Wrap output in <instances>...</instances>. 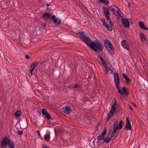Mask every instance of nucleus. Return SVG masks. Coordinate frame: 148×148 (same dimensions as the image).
Wrapping results in <instances>:
<instances>
[{"instance_id":"47","label":"nucleus","mask_w":148,"mask_h":148,"mask_svg":"<svg viewBox=\"0 0 148 148\" xmlns=\"http://www.w3.org/2000/svg\"><path fill=\"white\" fill-rule=\"evenodd\" d=\"M131 4L130 3H128V8H130L131 7Z\"/></svg>"},{"instance_id":"30","label":"nucleus","mask_w":148,"mask_h":148,"mask_svg":"<svg viewBox=\"0 0 148 148\" xmlns=\"http://www.w3.org/2000/svg\"><path fill=\"white\" fill-rule=\"evenodd\" d=\"M21 112L20 111H17L15 112L14 116L15 117H18L20 115Z\"/></svg>"},{"instance_id":"51","label":"nucleus","mask_w":148,"mask_h":148,"mask_svg":"<svg viewBox=\"0 0 148 148\" xmlns=\"http://www.w3.org/2000/svg\"><path fill=\"white\" fill-rule=\"evenodd\" d=\"M92 78V77L90 76H88V78L89 79H90Z\"/></svg>"},{"instance_id":"3","label":"nucleus","mask_w":148,"mask_h":148,"mask_svg":"<svg viewBox=\"0 0 148 148\" xmlns=\"http://www.w3.org/2000/svg\"><path fill=\"white\" fill-rule=\"evenodd\" d=\"M104 46L105 47L106 49H107L108 48L110 49V51L108 49V51H109L110 53H114V47L111 44V42L110 41L108 40L107 39H105L104 40Z\"/></svg>"},{"instance_id":"37","label":"nucleus","mask_w":148,"mask_h":148,"mask_svg":"<svg viewBox=\"0 0 148 148\" xmlns=\"http://www.w3.org/2000/svg\"><path fill=\"white\" fill-rule=\"evenodd\" d=\"M23 131L21 130H18V134L20 135H21L23 134Z\"/></svg>"},{"instance_id":"56","label":"nucleus","mask_w":148,"mask_h":148,"mask_svg":"<svg viewBox=\"0 0 148 148\" xmlns=\"http://www.w3.org/2000/svg\"><path fill=\"white\" fill-rule=\"evenodd\" d=\"M99 124L98 125H97V126H98V127L99 126Z\"/></svg>"},{"instance_id":"59","label":"nucleus","mask_w":148,"mask_h":148,"mask_svg":"<svg viewBox=\"0 0 148 148\" xmlns=\"http://www.w3.org/2000/svg\"><path fill=\"white\" fill-rule=\"evenodd\" d=\"M147 120L148 121V119H147Z\"/></svg>"},{"instance_id":"7","label":"nucleus","mask_w":148,"mask_h":148,"mask_svg":"<svg viewBox=\"0 0 148 148\" xmlns=\"http://www.w3.org/2000/svg\"><path fill=\"white\" fill-rule=\"evenodd\" d=\"M9 139L7 137L4 138L1 142V147L2 148H6L8 143Z\"/></svg>"},{"instance_id":"35","label":"nucleus","mask_w":148,"mask_h":148,"mask_svg":"<svg viewBox=\"0 0 148 148\" xmlns=\"http://www.w3.org/2000/svg\"><path fill=\"white\" fill-rule=\"evenodd\" d=\"M106 18L108 21L110 20V15L109 14V15H105Z\"/></svg>"},{"instance_id":"8","label":"nucleus","mask_w":148,"mask_h":148,"mask_svg":"<svg viewBox=\"0 0 148 148\" xmlns=\"http://www.w3.org/2000/svg\"><path fill=\"white\" fill-rule=\"evenodd\" d=\"M124 129L125 130H131L130 122V121L128 117L126 118V124L125 127H124Z\"/></svg>"},{"instance_id":"10","label":"nucleus","mask_w":148,"mask_h":148,"mask_svg":"<svg viewBox=\"0 0 148 148\" xmlns=\"http://www.w3.org/2000/svg\"><path fill=\"white\" fill-rule=\"evenodd\" d=\"M121 46L125 49L129 50V47L128 45V42L125 40H123L121 42Z\"/></svg>"},{"instance_id":"52","label":"nucleus","mask_w":148,"mask_h":148,"mask_svg":"<svg viewBox=\"0 0 148 148\" xmlns=\"http://www.w3.org/2000/svg\"><path fill=\"white\" fill-rule=\"evenodd\" d=\"M129 106V107H130V109L132 110H133V109H132V108L131 107H130V106Z\"/></svg>"},{"instance_id":"29","label":"nucleus","mask_w":148,"mask_h":148,"mask_svg":"<svg viewBox=\"0 0 148 148\" xmlns=\"http://www.w3.org/2000/svg\"><path fill=\"white\" fill-rule=\"evenodd\" d=\"M105 27L107 30L110 31H111L112 30V28L111 26L108 25V24H107Z\"/></svg>"},{"instance_id":"11","label":"nucleus","mask_w":148,"mask_h":148,"mask_svg":"<svg viewBox=\"0 0 148 148\" xmlns=\"http://www.w3.org/2000/svg\"><path fill=\"white\" fill-rule=\"evenodd\" d=\"M81 86H79L77 84H71L69 86L67 87L68 88H70L71 89H80L81 88Z\"/></svg>"},{"instance_id":"49","label":"nucleus","mask_w":148,"mask_h":148,"mask_svg":"<svg viewBox=\"0 0 148 148\" xmlns=\"http://www.w3.org/2000/svg\"><path fill=\"white\" fill-rule=\"evenodd\" d=\"M100 135L101 136H105V135L103 133H101L100 134Z\"/></svg>"},{"instance_id":"18","label":"nucleus","mask_w":148,"mask_h":148,"mask_svg":"<svg viewBox=\"0 0 148 148\" xmlns=\"http://www.w3.org/2000/svg\"><path fill=\"white\" fill-rule=\"evenodd\" d=\"M118 123V120H116L115 121L113 124V130L115 131H118V129H119V128L117 126Z\"/></svg>"},{"instance_id":"17","label":"nucleus","mask_w":148,"mask_h":148,"mask_svg":"<svg viewBox=\"0 0 148 148\" xmlns=\"http://www.w3.org/2000/svg\"><path fill=\"white\" fill-rule=\"evenodd\" d=\"M139 25L140 27L142 29H143L146 30H148V28L146 27L143 22L140 21L139 23Z\"/></svg>"},{"instance_id":"14","label":"nucleus","mask_w":148,"mask_h":148,"mask_svg":"<svg viewBox=\"0 0 148 148\" xmlns=\"http://www.w3.org/2000/svg\"><path fill=\"white\" fill-rule=\"evenodd\" d=\"M15 143L11 139L9 138L8 140V145L9 148H15Z\"/></svg>"},{"instance_id":"53","label":"nucleus","mask_w":148,"mask_h":148,"mask_svg":"<svg viewBox=\"0 0 148 148\" xmlns=\"http://www.w3.org/2000/svg\"><path fill=\"white\" fill-rule=\"evenodd\" d=\"M47 6L48 7L50 5V4H48L47 3Z\"/></svg>"},{"instance_id":"4","label":"nucleus","mask_w":148,"mask_h":148,"mask_svg":"<svg viewBox=\"0 0 148 148\" xmlns=\"http://www.w3.org/2000/svg\"><path fill=\"white\" fill-rule=\"evenodd\" d=\"M115 86L117 88H119L120 84V78L119 74L117 73H114L113 76Z\"/></svg>"},{"instance_id":"55","label":"nucleus","mask_w":148,"mask_h":148,"mask_svg":"<svg viewBox=\"0 0 148 148\" xmlns=\"http://www.w3.org/2000/svg\"><path fill=\"white\" fill-rule=\"evenodd\" d=\"M98 128V126H97L96 129H97Z\"/></svg>"},{"instance_id":"36","label":"nucleus","mask_w":148,"mask_h":148,"mask_svg":"<svg viewBox=\"0 0 148 148\" xmlns=\"http://www.w3.org/2000/svg\"><path fill=\"white\" fill-rule=\"evenodd\" d=\"M106 132V127H105L104 128V129L103 131L102 132V133H103L105 135Z\"/></svg>"},{"instance_id":"34","label":"nucleus","mask_w":148,"mask_h":148,"mask_svg":"<svg viewBox=\"0 0 148 148\" xmlns=\"http://www.w3.org/2000/svg\"><path fill=\"white\" fill-rule=\"evenodd\" d=\"M101 21L103 23V25H104V26L105 27L107 25V24H108L105 21V20L104 19L102 18V20Z\"/></svg>"},{"instance_id":"19","label":"nucleus","mask_w":148,"mask_h":148,"mask_svg":"<svg viewBox=\"0 0 148 148\" xmlns=\"http://www.w3.org/2000/svg\"><path fill=\"white\" fill-rule=\"evenodd\" d=\"M122 75L123 78L126 80L127 84H128L131 81L130 78L125 74L124 73H123Z\"/></svg>"},{"instance_id":"44","label":"nucleus","mask_w":148,"mask_h":148,"mask_svg":"<svg viewBox=\"0 0 148 148\" xmlns=\"http://www.w3.org/2000/svg\"><path fill=\"white\" fill-rule=\"evenodd\" d=\"M36 132L38 134V136H40V132L39 130H37L36 131Z\"/></svg>"},{"instance_id":"38","label":"nucleus","mask_w":148,"mask_h":148,"mask_svg":"<svg viewBox=\"0 0 148 148\" xmlns=\"http://www.w3.org/2000/svg\"><path fill=\"white\" fill-rule=\"evenodd\" d=\"M34 69V68H32V69L30 71V73H31V75H33V72Z\"/></svg>"},{"instance_id":"33","label":"nucleus","mask_w":148,"mask_h":148,"mask_svg":"<svg viewBox=\"0 0 148 148\" xmlns=\"http://www.w3.org/2000/svg\"><path fill=\"white\" fill-rule=\"evenodd\" d=\"M104 66L106 68V72H108L110 70V68L109 67H108L106 66V64L105 65H104Z\"/></svg>"},{"instance_id":"25","label":"nucleus","mask_w":148,"mask_h":148,"mask_svg":"<svg viewBox=\"0 0 148 148\" xmlns=\"http://www.w3.org/2000/svg\"><path fill=\"white\" fill-rule=\"evenodd\" d=\"M111 137L110 138H109L108 137H106L105 138H104L103 141L104 142L106 143H108L110 141L111 139Z\"/></svg>"},{"instance_id":"26","label":"nucleus","mask_w":148,"mask_h":148,"mask_svg":"<svg viewBox=\"0 0 148 148\" xmlns=\"http://www.w3.org/2000/svg\"><path fill=\"white\" fill-rule=\"evenodd\" d=\"M97 58H99L101 60V61H102V64H106V61L103 60V59L100 56V55H98L97 57Z\"/></svg>"},{"instance_id":"1","label":"nucleus","mask_w":148,"mask_h":148,"mask_svg":"<svg viewBox=\"0 0 148 148\" xmlns=\"http://www.w3.org/2000/svg\"><path fill=\"white\" fill-rule=\"evenodd\" d=\"M81 38L89 47L95 52L103 51V46L99 41L97 40L92 41L89 37L85 35L81 36Z\"/></svg>"},{"instance_id":"50","label":"nucleus","mask_w":148,"mask_h":148,"mask_svg":"<svg viewBox=\"0 0 148 148\" xmlns=\"http://www.w3.org/2000/svg\"><path fill=\"white\" fill-rule=\"evenodd\" d=\"M97 140L96 139H95L93 141V144L94 145H95V141H96Z\"/></svg>"},{"instance_id":"43","label":"nucleus","mask_w":148,"mask_h":148,"mask_svg":"<svg viewBox=\"0 0 148 148\" xmlns=\"http://www.w3.org/2000/svg\"><path fill=\"white\" fill-rule=\"evenodd\" d=\"M109 23L110 24V25L111 26H113V24L112 23V21H111V19L110 20H109Z\"/></svg>"},{"instance_id":"22","label":"nucleus","mask_w":148,"mask_h":148,"mask_svg":"<svg viewBox=\"0 0 148 148\" xmlns=\"http://www.w3.org/2000/svg\"><path fill=\"white\" fill-rule=\"evenodd\" d=\"M123 121H119V124H117V126L119 128V129H121L123 125Z\"/></svg>"},{"instance_id":"27","label":"nucleus","mask_w":148,"mask_h":148,"mask_svg":"<svg viewBox=\"0 0 148 148\" xmlns=\"http://www.w3.org/2000/svg\"><path fill=\"white\" fill-rule=\"evenodd\" d=\"M48 112L47 110L45 108H43L42 110V113L43 115H45Z\"/></svg>"},{"instance_id":"46","label":"nucleus","mask_w":148,"mask_h":148,"mask_svg":"<svg viewBox=\"0 0 148 148\" xmlns=\"http://www.w3.org/2000/svg\"><path fill=\"white\" fill-rule=\"evenodd\" d=\"M131 103L135 107H136V105L134 104V103L133 102H131Z\"/></svg>"},{"instance_id":"57","label":"nucleus","mask_w":148,"mask_h":148,"mask_svg":"<svg viewBox=\"0 0 148 148\" xmlns=\"http://www.w3.org/2000/svg\"><path fill=\"white\" fill-rule=\"evenodd\" d=\"M99 124L98 125H97V126H98V127L99 126Z\"/></svg>"},{"instance_id":"54","label":"nucleus","mask_w":148,"mask_h":148,"mask_svg":"<svg viewBox=\"0 0 148 148\" xmlns=\"http://www.w3.org/2000/svg\"><path fill=\"white\" fill-rule=\"evenodd\" d=\"M29 73V76L30 77V76H31V73Z\"/></svg>"},{"instance_id":"32","label":"nucleus","mask_w":148,"mask_h":148,"mask_svg":"<svg viewBox=\"0 0 148 148\" xmlns=\"http://www.w3.org/2000/svg\"><path fill=\"white\" fill-rule=\"evenodd\" d=\"M104 138V136H102L100 135H99L97 137V139L98 140H103Z\"/></svg>"},{"instance_id":"28","label":"nucleus","mask_w":148,"mask_h":148,"mask_svg":"<svg viewBox=\"0 0 148 148\" xmlns=\"http://www.w3.org/2000/svg\"><path fill=\"white\" fill-rule=\"evenodd\" d=\"M100 1L105 5H108L109 3V1L108 0H101Z\"/></svg>"},{"instance_id":"21","label":"nucleus","mask_w":148,"mask_h":148,"mask_svg":"<svg viewBox=\"0 0 148 148\" xmlns=\"http://www.w3.org/2000/svg\"><path fill=\"white\" fill-rule=\"evenodd\" d=\"M111 10L113 11V13L114 14L116 12V9L117 8L116 6L114 5H112L110 6V7Z\"/></svg>"},{"instance_id":"48","label":"nucleus","mask_w":148,"mask_h":148,"mask_svg":"<svg viewBox=\"0 0 148 148\" xmlns=\"http://www.w3.org/2000/svg\"><path fill=\"white\" fill-rule=\"evenodd\" d=\"M123 95H122L121 94V96H120V97H121V98L123 99V98H124V96H123Z\"/></svg>"},{"instance_id":"60","label":"nucleus","mask_w":148,"mask_h":148,"mask_svg":"<svg viewBox=\"0 0 148 148\" xmlns=\"http://www.w3.org/2000/svg\"><path fill=\"white\" fill-rule=\"evenodd\" d=\"M101 0H99V1H100Z\"/></svg>"},{"instance_id":"6","label":"nucleus","mask_w":148,"mask_h":148,"mask_svg":"<svg viewBox=\"0 0 148 148\" xmlns=\"http://www.w3.org/2000/svg\"><path fill=\"white\" fill-rule=\"evenodd\" d=\"M121 88L119 87L117 89L118 91V92L122 95H129V92H128L127 89L125 87H123L122 88V90L123 92L122 91L121 89Z\"/></svg>"},{"instance_id":"23","label":"nucleus","mask_w":148,"mask_h":148,"mask_svg":"<svg viewBox=\"0 0 148 148\" xmlns=\"http://www.w3.org/2000/svg\"><path fill=\"white\" fill-rule=\"evenodd\" d=\"M50 132H49L48 134H46L44 136V138L47 141H48L49 140L50 138Z\"/></svg>"},{"instance_id":"5","label":"nucleus","mask_w":148,"mask_h":148,"mask_svg":"<svg viewBox=\"0 0 148 148\" xmlns=\"http://www.w3.org/2000/svg\"><path fill=\"white\" fill-rule=\"evenodd\" d=\"M116 110V103L115 102L114 103L112 106L111 109L108 114L107 118L106 121H108L109 119L113 115L114 113L115 112Z\"/></svg>"},{"instance_id":"2","label":"nucleus","mask_w":148,"mask_h":148,"mask_svg":"<svg viewBox=\"0 0 148 148\" xmlns=\"http://www.w3.org/2000/svg\"><path fill=\"white\" fill-rule=\"evenodd\" d=\"M51 19L54 22L55 25H57L60 24L61 22V20L59 19L58 18H57L54 15H51L50 12H45L42 15V17L44 18L45 17Z\"/></svg>"},{"instance_id":"45","label":"nucleus","mask_w":148,"mask_h":148,"mask_svg":"<svg viewBox=\"0 0 148 148\" xmlns=\"http://www.w3.org/2000/svg\"><path fill=\"white\" fill-rule=\"evenodd\" d=\"M117 12H120L121 13H122L121 12V11L120 10V9L119 8H117Z\"/></svg>"},{"instance_id":"12","label":"nucleus","mask_w":148,"mask_h":148,"mask_svg":"<svg viewBox=\"0 0 148 148\" xmlns=\"http://www.w3.org/2000/svg\"><path fill=\"white\" fill-rule=\"evenodd\" d=\"M71 108L69 106L63 107L62 108V111L64 113H69L71 112Z\"/></svg>"},{"instance_id":"20","label":"nucleus","mask_w":148,"mask_h":148,"mask_svg":"<svg viewBox=\"0 0 148 148\" xmlns=\"http://www.w3.org/2000/svg\"><path fill=\"white\" fill-rule=\"evenodd\" d=\"M45 26L44 24L40 25L39 27V31L43 32L44 29L45 28Z\"/></svg>"},{"instance_id":"41","label":"nucleus","mask_w":148,"mask_h":148,"mask_svg":"<svg viewBox=\"0 0 148 148\" xmlns=\"http://www.w3.org/2000/svg\"><path fill=\"white\" fill-rule=\"evenodd\" d=\"M42 148H48V147L46 145H43Z\"/></svg>"},{"instance_id":"31","label":"nucleus","mask_w":148,"mask_h":148,"mask_svg":"<svg viewBox=\"0 0 148 148\" xmlns=\"http://www.w3.org/2000/svg\"><path fill=\"white\" fill-rule=\"evenodd\" d=\"M45 117L48 120H49L51 119V116L49 112L47 114L45 115H44Z\"/></svg>"},{"instance_id":"16","label":"nucleus","mask_w":148,"mask_h":148,"mask_svg":"<svg viewBox=\"0 0 148 148\" xmlns=\"http://www.w3.org/2000/svg\"><path fill=\"white\" fill-rule=\"evenodd\" d=\"M119 134V131H115L113 130L111 136V138H113V139H114L116 137L118 136Z\"/></svg>"},{"instance_id":"15","label":"nucleus","mask_w":148,"mask_h":148,"mask_svg":"<svg viewBox=\"0 0 148 148\" xmlns=\"http://www.w3.org/2000/svg\"><path fill=\"white\" fill-rule=\"evenodd\" d=\"M140 39L142 42L147 41V39L144 34L142 33H140Z\"/></svg>"},{"instance_id":"42","label":"nucleus","mask_w":148,"mask_h":148,"mask_svg":"<svg viewBox=\"0 0 148 148\" xmlns=\"http://www.w3.org/2000/svg\"><path fill=\"white\" fill-rule=\"evenodd\" d=\"M25 58L27 59H29L30 58V56H29L28 55H26L25 56Z\"/></svg>"},{"instance_id":"13","label":"nucleus","mask_w":148,"mask_h":148,"mask_svg":"<svg viewBox=\"0 0 148 148\" xmlns=\"http://www.w3.org/2000/svg\"><path fill=\"white\" fill-rule=\"evenodd\" d=\"M103 13L104 15H109L110 9L109 8L103 6L102 7Z\"/></svg>"},{"instance_id":"40","label":"nucleus","mask_w":148,"mask_h":148,"mask_svg":"<svg viewBox=\"0 0 148 148\" xmlns=\"http://www.w3.org/2000/svg\"><path fill=\"white\" fill-rule=\"evenodd\" d=\"M121 12H120H120H117V13H116V15H117V16H121V17H122V16L121 15Z\"/></svg>"},{"instance_id":"58","label":"nucleus","mask_w":148,"mask_h":148,"mask_svg":"<svg viewBox=\"0 0 148 148\" xmlns=\"http://www.w3.org/2000/svg\"><path fill=\"white\" fill-rule=\"evenodd\" d=\"M111 72H112V70H111Z\"/></svg>"},{"instance_id":"9","label":"nucleus","mask_w":148,"mask_h":148,"mask_svg":"<svg viewBox=\"0 0 148 148\" xmlns=\"http://www.w3.org/2000/svg\"><path fill=\"white\" fill-rule=\"evenodd\" d=\"M122 22L123 26L126 28H128L129 27V22L127 19L125 18H122Z\"/></svg>"},{"instance_id":"24","label":"nucleus","mask_w":148,"mask_h":148,"mask_svg":"<svg viewBox=\"0 0 148 148\" xmlns=\"http://www.w3.org/2000/svg\"><path fill=\"white\" fill-rule=\"evenodd\" d=\"M39 63L38 61H35L32 63L31 65L32 68H34L35 69V67L36 66L38 65Z\"/></svg>"},{"instance_id":"39","label":"nucleus","mask_w":148,"mask_h":148,"mask_svg":"<svg viewBox=\"0 0 148 148\" xmlns=\"http://www.w3.org/2000/svg\"><path fill=\"white\" fill-rule=\"evenodd\" d=\"M79 33L81 34V35L80 36V38L82 40V38H81V36H82V35H84V32L82 31H80L79 32Z\"/></svg>"}]
</instances>
